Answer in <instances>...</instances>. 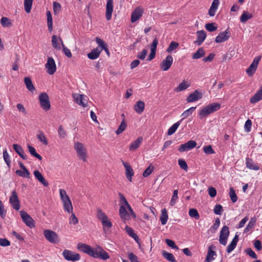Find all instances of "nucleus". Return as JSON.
Returning a JSON list of instances; mask_svg holds the SVG:
<instances>
[{"instance_id":"61","label":"nucleus","mask_w":262,"mask_h":262,"mask_svg":"<svg viewBox=\"0 0 262 262\" xmlns=\"http://www.w3.org/2000/svg\"><path fill=\"white\" fill-rule=\"evenodd\" d=\"M189 215L191 217H194L195 219H199L200 215L199 214L195 209H190L189 211Z\"/></svg>"},{"instance_id":"13","label":"nucleus","mask_w":262,"mask_h":262,"mask_svg":"<svg viewBox=\"0 0 262 262\" xmlns=\"http://www.w3.org/2000/svg\"><path fill=\"white\" fill-rule=\"evenodd\" d=\"M47 72L49 75H53L56 71V66L54 59L52 57L48 58L47 62L45 64Z\"/></svg>"},{"instance_id":"53","label":"nucleus","mask_w":262,"mask_h":262,"mask_svg":"<svg viewBox=\"0 0 262 262\" xmlns=\"http://www.w3.org/2000/svg\"><path fill=\"white\" fill-rule=\"evenodd\" d=\"M179 44L177 42H175V41H171L169 45V47H168V48L166 49V52L167 53H172V52L176 49L177 48H178V47H179Z\"/></svg>"},{"instance_id":"46","label":"nucleus","mask_w":262,"mask_h":262,"mask_svg":"<svg viewBox=\"0 0 262 262\" xmlns=\"http://www.w3.org/2000/svg\"><path fill=\"white\" fill-rule=\"evenodd\" d=\"M162 254L163 256L167 260L171 262H176V260L172 253L167 252L165 251H163Z\"/></svg>"},{"instance_id":"6","label":"nucleus","mask_w":262,"mask_h":262,"mask_svg":"<svg viewBox=\"0 0 262 262\" xmlns=\"http://www.w3.org/2000/svg\"><path fill=\"white\" fill-rule=\"evenodd\" d=\"M45 237L50 243L52 244H57L60 241L58 235L54 231L46 229L43 231Z\"/></svg>"},{"instance_id":"12","label":"nucleus","mask_w":262,"mask_h":262,"mask_svg":"<svg viewBox=\"0 0 262 262\" xmlns=\"http://www.w3.org/2000/svg\"><path fill=\"white\" fill-rule=\"evenodd\" d=\"M143 12L144 10L142 7L139 6L136 7L132 13L130 18L131 22L134 23L139 20L142 16Z\"/></svg>"},{"instance_id":"64","label":"nucleus","mask_w":262,"mask_h":262,"mask_svg":"<svg viewBox=\"0 0 262 262\" xmlns=\"http://www.w3.org/2000/svg\"><path fill=\"white\" fill-rule=\"evenodd\" d=\"M214 213L217 215H221L223 211V207L221 205H216L213 209Z\"/></svg>"},{"instance_id":"34","label":"nucleus","mask_w":262,"mask_h":262,"mask_svg":"<svg viewBox=\"0 0 262 262\" xmlns=\"http://www.w3.org/2000/svg\"><path fill=\"white\" fill-rule=\"evenodd\" d=\"M219 3V0H214L213 1L208 11V14L210 16H213L215 15Z\"/></svg>"},{"instance_id":"33","label":"nucleus","mask_w":262,"mask_h":262,"mask_svg":"<svg viewBox=\"0 0 262 262\" xmlns=\"http://www.w3.org/2000/svg\"><path fill=\"white\" fill-rule=\"evenodd\" d=\"M143 141V138L140 137L134 141L129 145V150L130 151H134L137 149Z\"/></svg>"},{"instance_id":"59","label":"nucleus","mask_w":262,"mask_h":262,"mask_svg":"<svg viewBox=\"0 0 262 262\" xmlns=\"http://www.w3.org/2000/svg\"><path fill=\"white\" fill-rule=\"evenodd\" d=\"M53 8L54 15H57L61 11V5L56 2L53 3Z\"/></svg>"},{"instance_id":"17","label":"nucleus","mask_w":262,"mask_h":262,"mask_svg":"<svg viewBox=\"0 0 262 262\" xmlns=\"http://www.w3.org/2000/svg\"><path fill=\"white\" fill-rule=\"evenodd\" d=\"M197 145L196 142L194 140H189L185 144L181 145L179 147V151L183 152L191 150L196 147Z\"/></svg>"},{"instance_id":"4","label":"nucleus","mask_w":262,"mask_h":262,"mask_svg":"<svg viewBox=\"0 0 262 262\" xmlns=\"http://www.w3.org/2000/svg\"><path fill=\"white\" fill-rule=\"evenodd\" d=\"M96 216L97 218L101 222L104 231L112 227L113 225L111 220L101 209L99 208L97 209Z\"/></svg>"},{"instance_id":"32","label":"nucleus","mask_w":262,"mask_h":262,"mask_svg":"<svg viewBox=\"0 0 262 262\" xmlns=\"http://www.w3.org/2000/svg\"><path fill=\"white\" fill-rule=\"evenodd\" d=\"M127 208L123 207V206H120L119 214L120 217L123 220H127L129 219V215L130 213L127 211Z\"/></svg>"},{"instance_id":"40","label":"nucleus","mask_w":262,"mask_h":262,"mask_svg":"<svg viewBox=\"0 0 262 262\" xmlns=\"http://www.w3.org/2000/svg\"><path fill=\"white\" fill-rule=\"evenodd\" d=\"M15 173L19 177L26 178H30V173L27 169L24 170H17Z\"/></svg>"},{"instance_id":"62","label":"nucleus","mask_w":262,"mask_h":262,"mask_svg":"<svg viewBox=\"0 0 262 262\" xmlns=\"http://www.w3.org/2000/svg\"><path fill=\"white\" fill-rule=\"evenodd\" d=\"M204 152L207 155L213 154L215 153L214 150L211 145L205 146L203 147Z\"/></svg>"},{"instance_id":"30","label":"nucleus","mask_w":262,"mask_h":262,"mask_svg":"<svg viewBox=\"0 0 262 262\" xmlns=\"http://www.w3.org/2000/svg\"><path fill=\"white\" fill-rule=\"evenodd\" d=\"M13 147L15 152L24 160L27 159V156L21 146L18 144H13Z\"/></svg>"},{"instance_id":"44","label":"nucleus","mask_w":262,"mask_h":262,"mask_svg":"<svg viewBox=\"0 0 262 262\" xmlns=\"http://www.w3.org/2000/svg\"><path fill=\"white\" fill-rule=\"evenodd\" d=\"M196 109V107H191L187 110L185 111L181 115L182 118L181 119L182 121L187 118L188 116H190L194 111Z\"/></svg>"},{"instance_id":"50","label":"nucleus","mask_w":262,"mask_h":262,"mask_svg":"<svg viewBox=\"0 0 262 262\" xmlns=\"http://www.w3.org/2000/svg\"><path fill=\"white\" fill-rule=\"evenodd\" d=\"M33 0H24V8L28 13L31 12Z\"/></svg>"},{"instance_id":"41","label":"nucleus","mask_w":262,"mask_h":262,"mask_svg":"<svg viewBox=\"0 0 262 262\" xmlns=\"http://www.w3.org/2000/svg\"><path fill=\"white\" fill-rule=\"evenodd\" d=\"M47 17L48 30L50 32H51L53 30V20L52 14L49 11L47 12Z\"/></svg>"},{"instance_id":"36","label":"nucleus","mask_w":262,"mask_h":262,"mask_svg":"<svg viewBox=\"0 0 262 262\" xmlns=\"http://www.w3.org/2000/svg\"><path fill=\"white\" fill-rule=\"evenodd\" d=\"M101 52V49L99 48H96L93 49L90 53L88 54V57L90 59H95L99 57Z\"/></svg>"},{"instance_id":"45","label":"nucleus","mask_w":262,"mask_h":262,"mask_svg":"<svg viewBox=\"0 0 262 262\" xmlns=\"http://www.w3.org/2000/svg\"><path fill=\"white\" fill-rule=\"evenodd\" d=\"M28 149L29 152L32 156L36 157L39 160L42 159L41 156L36 152V149L34 147L30 145H28Z\"/></svg>"},{"instance_id":"26","label":"nucleus","mask_w":262,"mask_h":262,"mask_svg":"<svg viewBox=\"0 0 262 262\" xmlns=\"http://www.w3.org/2000/svg\"><path fill=\"white\" fill-rule=\"evenodd\" d=\"M261 100H262V84L254 95L250 98V102L251 103L254 104Z\"/></svg>"},{"instance_id":"24","label":"nucleus","mask_w":262,"mask_h":262,"mask_svg":"<svg viewBox=\"0 0 262 262\" xmlns=\"http://www.w3.org/2000/svg\"><path fill=\"white\" fill-rule=\"evenodd\" d=\"M215 247L211 245L209 247L206 257L205 258V262H212L215 258L216 256V252L213 250Z\"/></svg>"},{"instance_id":"49","label":"nucleus","mask_w":262,"mask_h":262,"mask_svg":"<svg viewBox=\"0 0 262 262\" xmlns=\"http://www.w3.org/2000/svg\"><path fill=\"white\" fill-rule=\"evenodd\" d=\"M205 55V52L203 48H199L196 52L192 55L193 59H196L203 57Z\"/></svg>"},{"instance_id":"1","label":"nucleus","mask_w":262,"mask_h":262,"mask_svg":"<svg viewBox=\"0 0 262 262\" xmlns=\"http://www.w3.org/2000/svg\"><path fill=\"white\" fill-rule=\"evenodd\" d=\"M77 248L80 251L86 253L95 258L106 260L110 257L108 254L99 246H97L94 249L88 245L79 243L77 246Z\"/></svg>"},{"instance_id":"20","label":"nucleus","mask_w":262,"mask_h":262,"mask_svg":"<svg viewBox=\"0 0 262 262\" xmlns=\"http://www.w3.org/2000/svg\"><path fill=\"white\" fill-rule=\"evenodd\" d=\"M52 45L53 48L56 50H60L63 46V42L60 37H58L55 35L52 36Z\"/></svg>"},{"instance_id":"58","label":"nucleus","mask_w":262,"mask_h":262,"mask_svg":"<svg viewBox=\"0 0 262 262\" xmlns=\"http://www.w3.org/2000/svg\"><path fill=\"white\" fill-rule=\"evenodd\" d=\"M178 190H174L173 191V194L169 203L171 206H173L176 204V201L178 199Z\"/></svg>"},{"instance_id":"25","label":"nucleus","mask_w":262,"mask_h":262,"mask_svg":"<svg viewBox=\"0 0 262 262\" xmlns=\"http://www.w3.org/2000/svg\"><path fill=\"white\" fill-rule=\"evenodd\" d=\"M191 83L185 80H183L177 87L174 89L176 92H180L189 88Z\"/></svg>"},{"instance_id":"7","label":"nucleus","mask_w":262,"mask_h":262,"mask_svg":"<svg viewBox=\"0 0 262 262\" xmlns=\"http://www.w3.org/2000/svg\"><path fill=\"white\" fill-rule=\"evenodd\" d=\"M39 101L41 108L46 111L50 109L51 104L49 97L46 93H42L39 95Z\"/></svg>"},{"instance_id":"19","label":"nucleus","mask_w":262,"mask_h":262,"mask_svg":"<svg viewBox=\"0 0 262 262\" xmlns=\"http://www.w3.org/2000/svg\"><path fill=\"white\" fill-rule=\"evenodd\" d=\"M202 97V93L196 90L188 96L186 101L188 103L195 102L201 99Z\"/></svg>"},{"instance_id":"38","label":"nucleus","mask_w":262,"mask_h":262,"mask_svg":"<svg viewBox=\"0 0 262 262\" xmlns=\"http://www.w3.org/2000/svg\"><path fill=\"white\" fill-rule=\"evenodd\" d=\"M256 219L255 217H252L248 223L247 226L244 229V233H247L251 231L254 227L256 224Z\"/></svg>"},{"instance_id":"9","label":"nucleus","mask_w":262,"mask_h":262,"mask_svg":"<svg viewBox=\"0 0 262 262\" xmlns=\"http://www.w3.org/2000/svg\"><path fill=\"white\" fill-rule=\"evenodd\" d=\"M62 255L65 259L68 261H76L80 259V256L78 253L69 250H64Z\"/></svg>"},{"instance_id":"10","label":"nucleus","mask_w":262,"mask_h":262,"mask_svg":"<svg viewBox=\"0 0 262 262\" xmlns=\"http://www.w3.org/2000/svg\"><path fill=\"white\" fill-rule=\"evenodd\" d=\"M229 235V228L227 226H224L222 228L220 234L219 241L220 243L224 246L227 244L228 238Z\"/></svg>"},{"instance_id":"63","label":"nucleus","mask_w":262,"mask_h":262,"mask_svg":"<svg viewBox=\"0 0 262 262\" xmlns=\"http://www.w3.org/2000/svg\"><path fill=\"white\" fill-rule=\"evenodd\" d=\"M178 164L182 169H184L185 171L187 170L188 166L186 161L184 160L179 159L178 160Z\"/></svg>"},{"instance_id":"3","label":"nucleus","mask_w":262,"mask_h":262,"mask_svg":"<svg viewBox=\"0 0 262 262\" xmlns=\"http://www.w3.org/2000/svg\"><path fill=\"white\" fill-rule=\"evenodd\" d=\"M221 107L220 103H212L203 107L199 113V116L200 119H204L207 117L210 114L218 111Z\"/></svg>"},{"instance_id":"43","label":"nucleus","mask_w":262,"mask_h":262,"mask_svg":"<svg viewBox=\"0 0 262 262\" xmlns=\"http://www.w3.org/2000/svg\"><path fill=\"white\" fill-rule=\"evenodd\" d=\"M168 219V215L167 214V210L166 209H163L162 210L161 215L160 216V221L161 222V224L162 225H164L166 224L167 220Z\"/></svg>"},{"instance_id":"27","label":"nucleus","mask_w":262,"mask_h":262,"mask_svg":"<svg viewBox=\"0 0 262 262\" xmlns=\"http://www.w3.org/2000/svg\"><path fill=\"white\" fill-rule=\"evenodd\" d=\"M34 176L35 178L43 186H48L49 183L43 178L42 174L37 170L34 171L33 172Z\"/></svg>"},{"instance_id":"39","label":"nucleus","mask_w":262,"mask_h":262,"mask_svg":"<svg viewBox=\"0 0 262 262\" xmlns=\"http://www.w3.org/2000/svg\"><path fill=\"white\" fill-rule=\"evenodd\" d=\"M253 15L249 12L244 11L240 17V21L242 23H246L247 20L252 18Z\"/></svg>"},{"instance_id":"21","label":"nucleus","mask_w":262,"mask_h":262,"mask_svg":"<svg viewBox=\"0 0 262 262\" xmlns=\"http://www.w3.org/2000/svg\"><path fill=\"white\" fill-rule=\"evenodd\" d=\"M230 36V33L228 29L219 34L215 38L216 43H221L227 40Z\"/></svg>"},{"instance_id":"14","label":"nucleus","mask_w":262,"mask_h":262,"mask_svg":"<svg viewBox=\"0 0 262 262\" xmlns=\"http://www.w3.org/2000/svg\"><path fill=\"white\" fill-rule=\"evenodd\" d=\"M75 102L79 105L84 107L88 105V100L86 96L79 94H74L73 95Z\"/></svg>"},{"instance_id":"51","label":"nucleus","mask_w":262,"mask_h":262,"mask_svg":"<svg viewBox=\"0 0 262 262\" xmlns=\"http://www.w3.org/2000/svg\"><path fill=\"white\" fill-rule=\"evenodd\" d=\"M57 132L59 138L60 139H64L67 136V133L62 125L59 126Z\"/></svg>"},{"instance_id":"55","label":"nucleus","mask_w":262,"mask_h":262,"mask_svg":"<svg viewBox=\"0 0 262 262\" xmlns=\"http://www.w3.org/2000/svg\"><path fill=\"white\" fill-rule=\"evenodd\" d=\"M3 158L8 167H10L11 164L10 157L6 149L3 151Z\"/></svg>"},{"instance_id":"29","label":"nucleus","mask_w":262,"mask_h":262,"mask_svg":"<svg viewBox=\"0 0 262 262\" xmlns=\"http://www.w3.org/2000/svg\"><path fill=\"white\" fill-rule=\"evenodd\" d=\"M246 165L248 169L251 170H258L260 168L257 164L254 163L251 159L249 158L246 159Z\"/></svg>"},{"instance_id":"57","label":"nucleus","mask_w":262,"mask_h":262,"mask_svg":"<svg viewBox=\"0 0 262 262\" xmlns=\"http://www.w3.org/2000/svg\"><path fill=\"white\" fill-rule=\"evenodd\" d=\"M229 196L233 203H235L237 200V196L235 193V190L232 187L230 188Z\"/></svg>"},{"instance_id":"56","label":"nucleus","mask_w":262,"mask_h":262,"mask_svg":"<svg viewBox=\"0 0 262 262\" xmlns=\"http://www.w3.org/2000/svg\"><path fill=\"white\" fill-rule=\"evenodd\" d=\"M154 169V167L151 164H150L148 166V167L143 172V176L145 178L147 177L152 172Z\"/></svg>"},{"instance_id":"2","label":"nucleus","mask_w":262,"mask_h":262,"mask_svg":"<svg viewBox=\"0 0 262 262\" xmlns=\"http://www.w3.org/2000/svg\"><path fill=\"white\" fill-rule=\"evenodd\" d=\"M59 195L60 199L63 204V208L64 211L71 213V215L69 218V224L76 225L78 223V220L73 213V207L72 202L68 195L66 190L62 189H59Z\"/></svg>"},{"instance_id":"8","label":"nucleus","mask_w":262,"mask_h":262,"mask_svg":"<svg viewBox=\"0 0 262 262\" xmlns=\"http://www.w3.org/2000/svg\"><path fill=\"white\" fill-rule=\"evenodd\" d=\"M261 58V57L260 56H257L254 57L252 62L246 71L249 76L252 77L254 74Z\"/></svg>"},{"instance_id":"28","label":"nucleus","mask_w":262,"mask_h":262,"mask_svg":"<svg viewBox=\"0 0 262 262\" xmlns=\"http://www.w3.org/2000/svg\"><path fill=\"white\" fill-rule=\"evenodd\" d=\"M197 39L195 41L198 45H201L206 38V33L205 31L201 30L196 32Z\"/></svg>"},{"instance_id":"15","label":"nucleus","mask_w":262,"mask_h":262,"mask_svg":"<svg viewBox=\"0 0 262 262\" xmlns=\"http://www.w3.org/2000/svg\"><path fill=\"white\" fill-rule=\"evenodd\" d=\"M173 58L171 55H168L162 60L160 63V68L163 71H167L171 67L173 63Z\"/></svg>"},{"instance_id":"54","label":"nucleus","mask_w":262,"mask_h":262,"mask_svg":"<svg viewBox=\"0 0 262 262\" xmlns=\"http://www.w3.org/2000/svg\"><path fill=\"white\" fill-rule=\"evenodd\" d=\"M1 23L4 27H10L12 26L10 20L6 17H3L2 18Z\"/></svg>"},{"instance_id":"11","label":"nucleus","mask_w":262,"mask_h":262,"mask_svg":"<svg viewBox=\"0 0 262 262\" xmlns=\"http://www.w3.org/2000/svg\"><path fill=\"white\" fill-rule=\"evenodd\" d=\"M20 214L22 220L27 226L30 228L35 227L34 221L29 214L24 211L21 210L20 211Z\"/></svg>"},{"instance_id":"5","label":"nucleus","mask_w":262,"mask_h":262,"mask_svg":"<svg viewBox=\"0 0 262 262\" xmlns=\"http://www.w3.org/2000/svg\"><path fill=\"white\" fill-rule=\"evenodd\" d=\"M74 149L78 158L83 162H86L88 159L87 149L82 143L77 142L74 143Z\"/></svg>"},{"instance_id":"37","label":"nucleus","mask_w":262,"mask_h":262,"mask_svg":"<svg viewBox=\"0 0 262 262\" xmlns=\"http://www.w3.org/2000/svg\"><path fill=\"white\" fill-rule=\"evenodd\" d=\"M145 107V104L142 101H138L134 106L135 111L138 114H141Z\"/></svg>"},{"instance_id":"18","label":"nucleus","mask_w":262,"mask_h":262,"mask_svg":"<svg viewBox=\"0 0 262 262\" xmlns=\"http://www.w3.org/2000/svg\"><path fill=\"white\" fill-rule=\"evenodd\" d=\"M119 195L120 196V206L127 208L128 211L130 213V215L134 217H136L135 213L124 195L121 193H119Z\"/></svg>"},{"instance_id":"52","label":"nucleus","mask_w":262,"mask_h":262,"mask_svg":"<svg viewBox=\"0 0 262 262\" xmlns=\"http://www.w3.org/2000/svg\"><path fill=\"white\" fill-rule=\"evenodd\" d=\"M125 229L127 234L135 240L136 241L137 239H138V235L134 233V230L130 227H128V226H126Z\"/></svg>"},{"instance_id":"22","label":"nucleus","mask_w":262,"mask_h":262,"mask_svg":"<svg viewBox=\"0 0 262 262\" xmlns=\"http://www.w3.org/2000/svg\"><path fill=\"white\" fill-rule=\"evenodd\" d=\"M122 164L125 169V175H126V177L127 180L129 182H132V177L134 175V172L133 168L130 166L129 164L127 162L122 161Z\"/></svg>"},{"instance_id":"47","label":"nucleus","mask_w":262,"mask_h":262,"mask_svg":"<svg viewBox=\"0 0 262 262\" xmlns=\"http://www.w3.org/2000/svg\"><path fill=\"white\" fill-rule=\"evenodd\" d=\"M37 138L39 141L43 145H47L48 144L47 138L42 132H39L37 135Z\"/></svg>"},{"instance_id":"16","label":"nucleus","mask_w":262,"mask_h":262,"mask_svg":"<svg viewBox=\"0 0 262 262\" xmlns=\"http://www.w3.org/2000/svg\"><path fill=\"white\" fill-rule=\"evenodd\" d=\"M9 202L13 208L16 210H18L20 209L19 201L15 190H13L12 192V194L9 199Z\"/></svg>"},{"instance_id":"23","label":"nucleus","mask_w":262,"mask_h":262,"mask_svg":"<svg viewBox=\"0 0 262 262\" xmlns=\"http://www.w3.org/2000/svg\"><path fill=\"white\" fill-rule=\"evenodd\" d=\"M113 12V1L107 0L106 5L105 16L107 20H110L112 18V15Z\"/></svg>"},{"instance_id":"31","label":"nucleus","mask_w":262,"mask_h":262,"mask_svg":"<svg viewBox=\"0 0 262 262\" xmlns=\"http://www.w3.org/2000/svg\"><path fill=\"white\" fill-rule=\"evenodd\" d=\"M24 82L28 90L33 93L35 91V88L32 82L31 78L29 77H25L24 78Z\"/></svg>"},{"instance_id":"42","label":"nucleus","mask_w":262,"mask_h":262,"mask_svg":"<svg viewBox=\"0 0 262 262\" xmlns=\"http://www.w3.org/2000/svg\"><path fill=\"white\" fill-rule=\"evenodd\" d=\"M182 122V120H179L177 122L173 124L168 130L167 134L168 135H171L174 134L178 127L180 126L181 123Z\"/></svg>"},{"instance_id":"35","label":"nucleus","mask_w":262,"mask_h":262,"mask_svg":"<svg viewBox=\"0 0 262 262\" xmlns=\"http://www.w3.org/2000/svg\"><path fill=\"white\" fill-rule=\"evenodd\" d=\"M238 236L236 234L230 244L228 246L227 248V252L228 253H231L235 248L238 242Z\"/></svg>"},{"instance_id":"60","label":"nucleus","mask_w":262,"mask_h":262,"mask_svg":"<svg viewBox=\"0 0 262 262\" xmlns=\"http://www.w3.org/2000/svg\"><path fill=\"white\" fill-rule=\"evenodd\" d=\"M206 29L209 32H213L217 29L215 23H208L205 25Z\"/></svg>"},{"instance_id":"48","label":"nucleus","mask_w":262,"mask_h":262,"mask_svg":"<svg viewBox=\"0 0 262 262\" xmlns=\"http://www.w3.org/2000/svg\"><path fill=\"white\" fill-rule=\"evenodd\" d=\"M126 126H127V124L125 121V120L123 119L120 125L119 126L118 128H117V129L116 130V134L117 135H120L121 134L122 132H123L125 129H126Z\"/></svg>"}]
</instances>
